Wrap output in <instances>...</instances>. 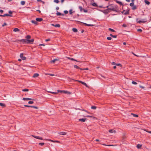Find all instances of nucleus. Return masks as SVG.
Here are the masks:
<instances>
[{
    "label": "nucleus",
    "instance_id": "1",
    "mask_svg": "<svg viewBox=\"0 0 151 151\" xmlns=\"http://www.w3.org/2000/svg\"><path fill=\"white\" fill-rule=\"evenodd\" d=\"M108 4H109V5L107 6L106 7H104V8H114L115 10V11H114V12H117V10L118 8V6L117 5H113V4H109V2Z\"/></svg>",
    "mask_w": 151,
    "mask_h": 151
},
{
    "label": "nucleus",
    "instance_id": "2",
    "mask_svg": "<svg viewBox=\"0 0 151 151\" xmlns=\"http://www.w3.org/2000/svg\"><path fill=\"white\" fill-rule=\"evenodd\" d=\"M109 10L112 11H115L116 10L113 8H108L106 9H105L104 10H100V11L103 12L105 14H106L110 12Z\"/></svg>",
    "mask_w": 151,
    "mask_h": 151
},
{
    "label": "nucleus",
    "instance_id": "3",
    "mask_svg": "<svg viewBox=\"0 0 151 151\" xmlns=\"http://www.w3.org/2000/svg\"><path fill=\"white\" fill-rule=\"evenodd\" d=\"M27 39H22V40H17L14 41V42H18L19 41H21V42H22L23 43H27Z\"/></svg>",
    "mask_w": 151,
    "mask_h": 151
},
{
    "label": "nucleus",
    "instance_id": "4",
    "mask_svg": "<svg viewBox=\"0 0 151 151\" xmlns=\"http://www.w3.org/2000/svg\"><path fill=\"white\" fill-rule=\"evenodd\" d=\"M139 19H136V21L137 23H145L147 21L146 19H142V20H138Z\"/></svg>",
    "mask_w": 151,
    "mask_h": 151
},
{
    "label": "nucleus",
    "instance_id": "5",
    "mask_svg": "<svg viewBox=\"0 0 151 151\" xmlns=\"http://www.w3.org/2000/svg\"><path fill=\"white\" fill-rule=\"evenodd\" d=\"M69 78L70 79V80H73V81H78L79 82H80L81 83H82L83 85H84V86H85L86 87H88V86L86 84V83H85V82H83V81H79V80H74V79H71V78Z\"/></svg>",
    "mask_w": 151,
    "mask_h": 151
},
{
    "label": "nucleus",
    "instance_id": "6",
    "mask_svg": "<svg viewBox=\"0 0 151 151\" xmlns=\"http://www.w3.org/2000/svg\"><path fill=\"white\" fill-rule=\"evenodd\" d=\"M20 57L23 60H25L26 59V57L23 56V53H22L20 54Z\"/></svg>",
    "mask_w": 151,
    "mask_h": 151
},
{
    "label": "nucleus",
    "instance_id": "7",
    "mask_svg": "<svg viewBox=\"0 0 151 151\" xmlns=\"http://www.w3.org/2000/svg\"><path fill=\"white\" fill-rule=\"evenodd\" d=\"M129 10H128V11H127L126 12H124L125 11V10H123L122 12V14H124V15L128 14H129Z\"/></svg>",
    "mask_w": 151,
    "mask_h": 151
},
{
    "label": "nucleus",
    "instance_id": "8",
    "mask_svg": "<svg viewBox=\"0 0 151 151\" xmlns=\"http://www.w3.org/2000/svg\"><path fill=\"white\" fill-rule=\"evenodd\" d=\"M27 43H30L32 44L34 41V39L29 40L27 39Z\"/></svg>",
    "mask_w": 151,
    "mask_h": 151
},
{
    "label": "nucleus",
    "instance_id": "9",
    "mask_svg": "<svg viewBox=\"0 0 151 151\" xmlns=\"http://www.w3.org/2000/svg\"><path fill=\"white\" fill-rule=\"evenodd\" d=\"M113 0L114 1H115L116 3L120 4V5L123 6V4L122 2L118 1L117 0Z\"/></svg>",
    "mask_w": 151,
    "mask_h": 151
},
{
    "label": "nucleus",
    "instance_id": "10",
    "mask_svg": "<svg viewBox=\"0 0 151 151\" xmlns=\"http://www.w3.org/2000/svg\"><path fill=\"white\" fill-rule=\"evenodd\" d=\"M87 119L85 118H83L81 119H79V121L82 122H85Z\"/></svg>",
    "mask_w": 151,
    "mask_h": 151
},
{
    "label": "nucleus",
    "instance_id": "11",
    "mask_svg": "<svg viewBox=\"0 0 151 151\" xmlns=\"http://www.w3.org/2000/svg\"><path fill=\"white\" fill-rule=\"evenodd\" d=\"M5 16H10L11 17H12V14H5L3 15V17H5Z\"/></svg>",
    "mask_w": 151,
    "mask_h": 151
},
{
    "label": "nucleus",
    "instance_id": "12",
    "mask_svg": "<svg viewBox=\"0 0 151 151\" xmlns=\"http://www.w3.org/2000/svg\"><path fill=\"white\" fill-rule=\"evenodd\" d=\"M81 23H82V22H81ZM83 23L85 25V26H86L92 27L93 26V25L92 24H86V23Z\"/></svg>",
    "mask_w": 151,
    "mask_h": 151
},
{
    "label": "nucleus",
    "instance_id": "13",
    "mask_svg": "<svg viewBox=\"0 0 151 151\" xmlns=\"http://www.w3.org/2000/svg\"><path fill=\"white\" fill-rule=\"evenodd\" d=\"M36 20L37 22H41L42 21L43 19L42 18H36Z\"/></svg>",
    "mask_w": 151,
    "mask_h": 151
},
{
    "label": "nucleus",
    "instance_id": "14",
    "mask_svg": "<svg viewBox=\"0 0 151 151\" xmlns=\"http://www.w3.org/2000/svg\"><path fill=\"white\" fill-rule=\"evenodd\" d=\"M32 136L36 138V139H42V138L41 137H40L39 136H33V135Z\"/></svg>",
    "mask_w": 151,
    "mask_h": 151
},
{
    "label": "nucleus",
    "instance_id": "15",
    "mask_svg": "<svg viewBox=\"0 0 151 151\" xmlns=\"http://www.w3.org/2000/svg\"><path fill=\"white\" fill-rule=\"evenodd\" d=\"M39 76V74L37 73H35L34 74L33 77V78H36L38 77V76Z\"/></svg>",
    "mask_w": 151,
    "mask_h": 151
},
{
    "label": "nucleus",
    "instance_id": "16",
    "mask_svg": "<svg viewBox=\"0 0 151 151\" xmlns=\"http://www.w3.org/2000/svg\"><path fill=\"white\" fill-rule=\"evenodd\" d=\"M58 134H59L60 135H65L66 134V133L64 132H59L58 133Z\"/></svg>",
    "mask_w": 151,
    "mask_h": 151
},
{
    "label": "nucleus",
    "instance_id": "17",
    "mask_svg": "<svg viewBox=\"0 0 151 151\" xmlns=\"http://www.w3.org/2000/svg\"><path fill=\"white\" fill-rule=\"evenodd\" d=\"M56 14L57 16L62 15L63 16H64V14H62L60 12H58L56 13Z\"/></svg>",
    "mask_w": 151,
    "mask_h": 151
},
{
    "label": "nucleus",
    "instance_id": "18",
    "mask_svg": "<svg viewBox=\"0 0 151 151\" xmlns=\"http://www.w3.org/2000/svg\"><path fill=\"white\" fill-rule=\"evenodd\" d=\"M63 93H64L65 94H70V92L67 91L63 90Z\"/></svg>",
    "mask_w": 151,
    "mask_h": 151
},
{
    "label": "nucleus",
    "instance_id": "19",
    "mask_svg": "<svg viewBox=\"0 0 151 151\" xmlns=\"http://www.w3.org/2000/svg\"><path fill=\"white\" fill-rule=\"evenodd\" d=\"M68 59L69 60H73V61H76V62H78V61L76 60H75V59L74 58H70V57H68Z\"/></svg>",
    "mask_w": 151,
    "mask_h": 151
},
{
    "label": "nucleus",
    "instance_id": "20",
    "mask_svg": "<svg viewBox=\"0 0 151 151\" xmlns=\"http://www.w3.org/2000/svg\"><path fill=\"white\" fill-rule=\"evenodd\" d=\"M72 31L74 32H78L77 29L76 28H73L72 29Z\"/></svg>",
    "mask_w": 151,
    "mask_h": 151
},
{
    "label": "nucleus",
    "instance_id": "21",
    "mask_svg": "<svg viewBox=\"0 0 151 151\" xmlns=\"http://www.w3.org/2000/svg\"><path fill=\"white\" fill-rule=\"evenodd\" d=\"M109 132L112 133L113 132L115 133L116 132V131L115 130H113L112 129H110L109 131Z\"/></svg>",
    "mask_w": 151,
    "mask_h": 151
},
{
    "label": "nucleus",
    "instance_id": "22",
    "mask_svg": "<svg viewBox=\"0 0 151 151\" xmlns=\"http://www.w3.org/2000/svg\"><path fill=\"white\" fill-rule=\"evenodd\" d=\"M13 31L15 32H19V29L17 28H15L14 29Z\"/></svg>",
    "mask_w": 151,
    "mask_h": 151
},
{
    "label": "nucleus",
    "instance_id": "23",
    "mask_svg": "<svg viewBox=\"0 0 151 151\" xmlns=\"http://www.w3.org/2000/svg\"><path fill=\"white\" fill-rule=\"evenodd\" d=\"M31 22L35 24V25H37V21H35V20H32L31 21Z\"/></svg>",
    "mask_w": 151,
    "mask_h": 151
},
{
    "label": "nucleus",
    "instance_id": "24",
    "mask_svg": "<svg viewBox=\"0 0 151 151\" xmlns=\"http://www.w3.org/2000/svg\"><path fill=\"white\" fill-rule=\"evenodd\" d=\"M74 67L75 68H76L77 69H80L81 70V68H80L78 66L76 65H74Z\"/></svg>",
    "mask_w": 151,
    "mask_h": 151
},
{
    "label": "nucleus",
    "instance_id": "25",
    "mask_svg": "<svg viewBox=\"0 0 151 151\" xmlns=\"http://www.w3.org/2000/svg\"><path fill=\"white\" fill-rule=\"evenodd\" d=\"M144 2L146 4H147L148 5H149L150 4V2L148 1H147V0H145L144 1Z\"/></svg>",
    "mask_w": 151,
    "mask_h": 151
},
{
    "label": "nucleus",
    "instance_id": "26",
    "mask_svg": "<svg viewBox=\"0 0 151 151\" xmlns=\"http://www.w3.org/2000/svg\"><path fill=\"white\" fill-rule=\"evenodd\" d=\"M142 146V145H140V144H137V148L138 149L140 148Z\"/></svg>",
    "mask_w": 151,
    "mask_h": 151
},
{
    "label": "nucleus",
    "instance_id": "27",
    "mask_svg": "<svg viewBox=\"0 0 151 151\" xmlns=\"http://www.w3.org/2000/svg\"><path fill=\"white\" fill-rule=\"evenodd\" d=\"M0 106L3 107L6 106L5 104H4L2 103H0Z\"/></svg>",
    "mask_w": 151,
    "mask_h": 151
},
{
    "label": "nucleus",
    "instance_id": "28",
    "mask_svg": "<svg viewBox=\"0 0 151 151\" xmlns=\"http://www.w3.org/2000/svg\"><path fill=\"white\" fill-rule=\"evenodd\" d=\"M48 93H51L54 94H57L58 93V92H55L50 91H48Z\"/></svg>",
    "mask_w": 151,
    "mask_h": 151
},
{
    "label": "nucleus",
    "instance_id": "29",
    "mask_svg": "<svg viewBox=\"0 0 151 151\" xmlns=\"http://www.w3.org/2000/svg\"><path fill=\"white\" fill-rule=\"evenodd\" d=\"M32 99L30 98H23V100H32Z\"/></svg>",
    "mask_w": 151,
    "mask_h": 151
},
{
    "label": "nucleus",
    "instance_id": "30",
    "mask_svg": "<svg viewBox=\"0 0 151 151\" xmlns=\"http://www.w3.org/2000/svg\"><path fill=\"white\" fill-rule=\"evenodd\" d=\"M92 6H95V7H97L98 6L97 4L95 2H94L92 4Z\"/></svg>",
    "mask_w": 151,
    "mask_h": 151
},
{
    "label": "nucleus",
    "instance_id": "31",
    "mask_svg": "<svg viewBox=\"0 0 151 151\" xmlns=\"http://www.w3.org/2000/svg\"><path fill=\"white\" fill-rule=\"evenodd\" d=\"M58 59H53V60H52L51 62L52 63H54L56 61H58Z\"/></svg>",
    "mask_w": 151,
    "mask_h": 151
},
{
    "label": "nucleus",
    "instance_id": "32",
    "mask_svg": "<svg viewBox=\"0 0 151 151\" xmlns=\"http://www.w3.org/2000/svg\"><path fill=\"white\" fill-rule=\"evenodd\" d=\"M137 9V7L136 5H134L132 8V9L133 10H135Z\"/></svg>",
    "mask_w": 151,
    "mask_h": 151
},
{
    "label": "nucleus",
    "instance_id": "33",
    "mask_svg": "<svg viewBox=\"0 0 151 151\" xmlns=\"http://www.w3.org/2000/svg\"><path fill=\"white\" fill-rule=\"evenodd\" d=\"M108 30L109 31H111L112 32H115V31L114 30V29H112L111 28H109Z\"/></svg>",
    "mask_w": 151,
    "mask_h": 151
},
{
    "label": "nucleus",
    "instance_id": "34",
    "mask_svg": "<svg viewBox=\"0 0 151 151\" xmlns=\"http://www.w3.org/2000/svg\"><path fill=\"white\" fill-rule=\"evenodd\" d=\"M25 2L24 1H22L21 2V4L22 5H24L25 4Z\"/></svg>",
    "mask_w": 151,
    "mask_h": 151
},
{
    "label": "nucleus",
    "instance_id": "35",
    "mask_svg": "<svg viewBox=\"0 0 151 151\" xmlns=\"http://www.w3.org/2000/svg\"><path fill=\"white\" fill-rule=\"evenodd\" d=\"M60 26L59 24H57L55 25V27H60Z\"/></svg>",
    "mask_w": 151,
    "mask_h": 151
},
{
    "label": "nucleus",
    "instance_id": "36",
    "mask_svg": "<svg viewBox=\"0 0 151 151\" xmlns=\"http://www.w3.org/2000/svg\"><path fill=\"white\" fill-rule=\"evenodd\" d=\"M96 108H97V107L95 106H92L91 107V108L92 109H96Z\"/></svg>",
    "mask_w": 151,
    "mask_h": 151
},
{
    "label": "nucleus",
    "instance_id": "37",
    "mask_svg": "<svg viewBox=\"0 0 151 151\" xmlns=\"http://www.w3.org/2000/svg\"><path fill=\"white\" fill-rule=\"evenodd\" d=\"M79 9L80 11L81 12L83 10V9L82 7L81 6H79Z\"/></svg>",
    "mask_w": 151,
    "mask_h": 151
},
{
    "label": "nucleus",
    "instance_id": "38",
    "mask_svg": "<svg viewBox=\"0 0 151 151\" xmlns=\"http://www.w3.org/2000/svg\"><path fill=\"white\" fill-rule=\"evenodd\" d=\"M31 36L30 35H27L25 37L27 39L30 38Z\"/></svg>",
    "mask_w": 151,
    "mask_h": 151
},
{
    "label": "nucleus",
    "instance_id": "39",
    "mask_svg": "<svg viewBox=\"0 0 151 151\" xmlns=\"http://www.w3.org/2000/svg\"><path fill=\"white\" fill-rule=\"evenodd\" d=\"M131 114L134 117H138V116L137 115L133 113H132Z\"/></svg>",
    "mask_w": 151,
    "mask_h": 151
},
{
    "label": "nucleus",
    "instance_id": "40",
    "mask_svg": "<svg viewBox=\"0 0 151 151\" xmlns=\"http://www.w3.org/2000/svg\"><path fill=\"white\" fill-rule=\"evenodd\" d=\"M54 2L58 4L59 2V1L58 0H54Z\"/></svg>",
    "mask_w": 151,
    "mask_h": 151
},
{
    "label": "nucleus",
    "instance_id": "41",
    "mask_svg": "<svg viewBox=\"0 0 151 151\" xmlns=\"http://www.w3.org/2000/svg\"><path fill=\"white\" fill-rule=\"evenodd\" d=\"M23 91H29V89H24L22 90Z\"/></svg>",
    "mask_w": 151,
    "mask_h": 151
},
{
    "label": "nucleus",
    "instance_id": "42",
    "mask_svg": "<svg viewBox=\"0 0 151 151\" xmlns=\"http://www.w3.org/2000/svg\"><path fill=\"white\" fill-rule=\"evenodd\" d=\"M129 5L131 6H134V2H132L130 3Z\"/></svg>",
    "mask_w": 151,
    "mask_h": 151
},
{
    "label": "nucleus",
    "instance_id": "43",
    "mask_svg": "<svg viewBox=\"0 0 151 151\" xmlns=\"http://www.w3.org/2000/svg\"><path fill=\"white\" fill-rule=\"evenodd\" d=\"M69 12L70 14H71L73 13V12H72V9H70L69 11Z\"/></svg>",
    "mask_w": 151,
    "mask_h": 151
},
{
    "label": "nucleus",
    "instance_id": "44",
    "mask_svg": "<svg viewBox=\"0 0 151 151\" xmlns=\"http://www.w3.org/2000/svg\"><path fill=\"white\" fill-rule=\"evenodd\" d=\"M44 143H43V142H40V143H39V145H41V146H42L44 145Z\"/></svg>",
    "mask_w": 151,
    "mask_h": 151
},
{
    "label": "nucleus",
    "instance_id": "45",
    "mask_svg": "<svg viewBox=\"0 0 151 151\" xmlns=\"http://www.w3.org/2000/svg\"><path fill=\"white\" fill-rule=\"evenodd\" d=\"M49 141H51V142H58V141H54V140H52L51 139H49Z\"/></svg>",
    "mask_w": 151,
    "mask_h": 151
},
{
    "label": "nucleus",
    "instance_id": "46",
    "mask_svg": "<svg viewBox=\"0 0 151 151\" xmlns=\"http://www.w3.org/2000/svg\"><path fill=\"white\" fill-rule=\"evenodd\" d=\"M107 39L108 40H111L112 39V38L111 37H107Z\"/></svg>",
    "mask_w": 151,
    "mask_h": 151
},
{
    "label": "nucleus",
    "instance_id": "47",
    "mask_svg": "<svg viewBox=\"0 0 151 151\" xmlns=\"http://www.w3.org/2000/svg\"><path fill=\"white\" fill-rule=\"evenodd\" d=\"M34 103V102L33 101H29L28 102V103L29 104H32Z\"/></svg>",
    "mask_w": 151,
    "mask_h": 151
},
{
    "label": "nucleus",
    "instance_id": "48",
    "mask_svg": "<svg viewBox=\"0 0 151 151\" xmlns=\"http://www.w3.org/2000/svg\"><path fill=\"white\" fill-rule=\"evenodd\" d=\"M132 83L134 85H136L137 84V83L136 82L134 81H132Z\"/></svg>",
    "mask_w": 151,
    "mask_h": 151
},
{
    "label": "nucleus",
    "instance_id": "49",
    "mask_svg": "<svg viewBox=\"0 0 151 151\" xmlns=\"http://www.w3.org/2000/svg\"><path fill=\"white\" fill-rule=\"evenodd\" d=\"M31 107L35 108V109H38V107L36 106H32Z\"/></svg>",
    "mask_w": 151,
    "mask_h": 151
},
{
    "label": "nucleus",
    "instance_id": "50",
    "mask_svg": "<svg viewBox=\"0 0 151 151\" xmlns=\"http://www.w3.org/2000/svg\"><path fill=\"white\" fill-rule=\"evenodd\" d=\"M137 31L139 32H142V30L141 29H137Z\"/></svg>",
    "mask_w": 151,
    "mask_h": 151
},
{
    "label": "nucleus",
    "instance_id": "51",
    "mask_svg": "<svg viewBox=\"0 0 151 151\" xmlns=\"http://www.w3.org/2000/svg\"><path fill=\"white\" fill-rule=\"evenodd\" d=\"M68 11L67 10H65L64 11V13L65 14H67L68 13Z\"/></svg>",
    "mask_w": 151,
    "mask_h": 151
},
{
    "label": "nucleus",
    "instance_id": "52",
    "mask_svg": "<svg viewBox=\"0 0 151 151\" xmlns=\"http://www.w3.org/2000/svg\"><path fill=\"white\" fill-rule=\"evenodd\" d=\"M24 106L28 107H31L32 106H29L27 105H24Z\"/></svg>",
    "mask_w": 151,
    "mask_h": 151
},
{
    "label": "nucleus",
    "instance_id": "53",
    "mask_svg": "<svg viewBox=\"0 0 151 151\" xmlns=\"http://www.w3.org/2000/svg\"><path fill=\"white\" fill-rule=\"evenodd\" d=\"M57 92L60 93H63V90H57Z\"/></svg>",
    "mask_w": 151,
    "mask_h": 151
},
{
    "label": "nucleus",
    "instance_id": "54",
    "mask_svg": "<svg viewBox=\"0 0 151 151\" xmlns=\"http://www.w3.org/2000/svg\"><path fill=\"white\" fill-rule=\"evenodd\" d=\"M122 27H127V25L126 24H123L122 25Z\"/></svg>",
    "mask_w": 151,
    "mask_h": 151
},
{
    "label": "nucleus",
    "instance_id": "55",
    "mask_svg": "<svg viewBox=\"0 0 151 151\" xmlns=\"http://www.w3.org/2000/svg\"><path fill=\"white\" fill-rule=\"evenodd\" d=\"M83 10L84 12H85V13H86L88 12V10H87L85 9H83Z\"/></svg>",
    "mask_w": 151,
    "mask_h": 151
},
{
    "label": "nucleus",
    "instance_id": "56",
    "mask_svg": "<svg viewBox=\"0 0 151 151\" xmlns=\"http://www.w3.org/2000/svg\"><path fill=\"white\" fill-rule=\"evenodd\" d=\"M88 68H84V69H82V68L81 69V70H88Z\"/></svg>",
    "mask_w": 151,
    "mask_h": 151
},
{
    "label": "nucleus",
    "instance_id": "57",
    "mask_svg": "<svg viewBox=\"0 0 151 151\" xmlns=\"http://www.w3.org/2000/svg\"><path fill=\"white\" fill-rule=\"evenodd\" d=\"M139 87L140 88H142L144 89L145 88V87L144 86H142L141 85H139Z\"/></svg>",
    "mask_w": 151,
    "mask_h": 151
},
{
    "label": "nucleus",
    "instance_id": "58",
    "mask_svg": "<svg viewBox=\"0 0 151 151\" xmlns=\"http://www.w3.org/2000/svg\"><path fill=\"white\" fill-rule=\"evenodd\" d=\"M112 37L114 38H116L117 37V35H113Z\"/></svg>",
    "mask_w": 151,
    "mask_h": 151
},
{
    "label": "nucleus",
    "instance_id": "59",
    "mask_svg": "<svg viewBox=\"0 0 151 151\" xmlns=\"http://www.w3.org/2000/svg\"><path fill=\"white\" fill-rule=\"evenodd\" d=\"M9 14H12V11H9Z\"/></svg>",
    "mask_w": 151,
    "mask_h": 151
},
{
    "label": "nucleus",
    "instance_id": "60",
    "mask_svg": "<svg viewBox=\"0 0 151 151\" xmlns=\"http://www.w3.org/2000/svg\"><path fill=\"white\" fill-rule=\"evenodd\" d=\"M116 66H120V65L121 66V64L120 63H116Z\"/></svg>",
    "mask_w": 151,
    "mask_h": 151
},
{
    "label": "nucleus",
    "instance_id": "61",
    "mask_svg": "<svg viewBox=\"0 0 151 151\" xmlns=\"http://www.w3.org/2000/svg\"><path fill=\"white\" fill-rule=\"evenodd\" d=\"M6 25H7V24H6V23H4V24L2 25V27H4V26H5Z\"/></svg>",
    "mask_w": 151,
    "mask_h": 151
},
{
    "label": "nucleus",
    "instance_id": "62",
    "mask_svg": "<svg viewBox=\"0 0 151 151\" xmlns=\"http://www.w3.org/2000/svg\"><path fill=\"white\" fill-rule=\"evenodd\" d=\"M111 64L112 65H116V63L115 62H113L111 63Z\"/></svg>",
    "mask_w": 151,
    "mask_h": 151
},
{
    "label": "nucleus",
    "instance_id": "63",
    "mask_svg": "<svg viewBox=\"0 0 151 151\" xmlns=\"http://www.w3.org/2000/svg\"><path fill=\"white\" fill-rule=\"evenodd\" d=\"M49 75L52 76H55V75L53 74H49Z\"/></svg>",
    "mask_w": 151,
    "mask_h": 151
},
{
    "label": "nucleus",
    "instance_id": "64",
    "mask_svg": "<svg viewBox=\"0 0 151 151\" xmlns=\"http://www.w3.org/2000/svg\"><path fill=\"white\" fill-rule=\"evenodd\" d=\"M50 40V39H48L45 40V41H46V42H47V41H49Z\"/></svg>",
    "mask_w": 151,
    "mask_h": 151
}]
</instances>
